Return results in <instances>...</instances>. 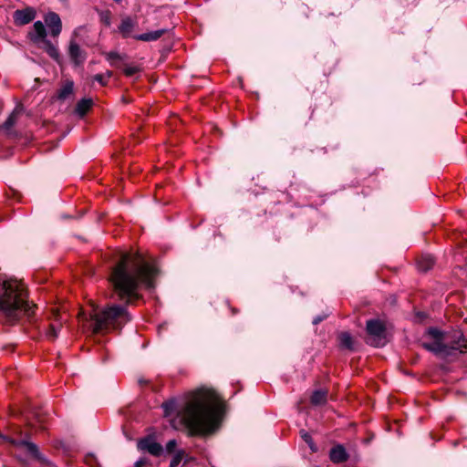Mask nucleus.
Segmentation results:
<instances>
[{
	"label": "nucleus",
	"mask_w": 467,
	"mask_h": 467,
	"mask_svg": "<svg viewBox=\"0 0 467 467\" xmlns=\"http://www.w3.org/2000/svg\"><path fill=\"white\" fill-rule=\"evenodd\" d=\"M223 407V401L215 391L198 389L184 396L178 416L189 436H203L219 425Z\"/></svg>",
	"instance_id": "obj_1"
},
{
	"label": "nucleus",
	"mask_w": 467,
	"mask_h": 467,
	"mask_svg": "<svg viewBox=\"0 0 467 467\" xmlns=\"http://www.w3.org/2000/svg\"><path fill=\"white\" fill-rule=\"evenodd\" d=\"M156 267L139 253H123L112 268L109 281L118 298L127 305L140 298L139 288L152 287Z\"/></svg>",
	"instance_id": "obj_2"
},
{
	"label": "nucleus",
	"mask_w": 467,
	"mask_h": 467,
	"mask_svg": "<svg viewBox=\"0 0 467 467\" xmlns=\"http://www.w3.org/2000/svg\"><path fill=\"white\" fill-rule=\"evenodd\" d=\"M4 294L0 297V309L8 321L15 322L23 315L30 316L33 306L26 300L27 293L22 282L10 280L3 284Z\"/></svg>",
	"instance_id": "obj_3"
},
{
	"label": "nucleus",
	"mask_w": 467,
	"mask_h": 467,
	"mask_svg": "<svg viewBox=\"0 0 467 467\" xmlns=\"http://www.w3.org/2000/svg\"><path fill=\"white\" fill-rule=\"evenodd\" d=\"M90 317L94 321L93 331L95 333L110 328H120L130 320L127 308L116 305L109 306L102 310L93 309Z\"/></svg>",
	"instance_id": "obj_4"
},
{
	"label": "nucleus",
	"mask_w": 467,
	"mask_h": 467,
	"mask_svg": "<svg viewBox=\"0 0 467 467\" xmlns=\"http://www.w3.org/2000/svg\"><path fill=\"white\" fill-rule=\"evenodd\" d=\"M426 337L432 341H423L422 347L436 355L448 357L454 355L456 351L464 353L467 350V340L462 335L458 336L457 340L449 344L443 332L438 328L430 327L426 332Z\"/></svg>",
	"instance_id": "obj_5"
},
{
	"label": "nucleus",
	"mask_w": 467,
	"mask_h": 467,
	"mask_svg": "<svg viewBox=\"0 0 467 467\" xmlns=\"http://www.w3.org/2000/svg\"><path fill=\"white\" fill-rule=\"evenodd\" d=\"M367 343L373 347H383L387 344V330L384 323L379 319H369L366 325Z\"/></svg>",
	"instance_id": "obj_6"
},
{
	"label": "nucleus",
	"mask_w": 467,
	"mask_h": 467,
	"mask_svg": "<svg viewBox=\"0 0 467 467\" xmlns=\"http://www.w3.org/2000/svg\"><path fill=\"white\" fill-rule=\"evenodd\" d=\"M81 29L82 27H78L74 30L67 49V54L71 62L77 67L83 65L87 59L86 52L79 47L75 38Z\"/></svg>",
	"instance_id": "obj_7"
},
{
	"label": "nucleus",
	"mask_w": 467,
	"mask_h": 467,
	"mask_svg": "<svg viewBox=\"0 0 467 467\" xmlns=\"http://www.w3.org/2000/svg\"><path fill=\"white\" fill-rule=\"evenodd\" d=\"M137 446L140 451H148L153 456H160L163 451L162 446L150 436L140 440Z\"/></svg>",
	"instance_id": "obj_8"
},
{
	"label": "nucleus",
	"mask_w": 467,
	"mask_h": 467,
	"mask_svg": "<svg viewBox=\"0 0 467 467\" xmlns=\"http://www.w3.org/2000/svg\"><path fill=\"white\" fill-rule=\"evenodd\" d=\"M44 20L50 30V35L53 37H57L62 30V22L59 16L55 12H48Z\"/></svg>",
	"instance_id": "obj_9"
},
{
	"label": "nucleus",
	"mask_w": 467,
	"mask_h": 467,
	"mask_svg": "<svg viewBox=\"0 0 467 467\" xmlns=\"http://www.w3.org/2000/svg\"><path fill=\"white\" fill-rule=\"evenodd\" d=\"M36 15V12L33 7H26L25 9L15 11L13 17L16 25L25 26L33 21Z\"/></svg>",
	"instance_id": "obj_10"
},
{
	"label": "nucleus",
	"mask_w": 467,
	"mask_h": 467,
	"mask_svg": "<svg viewBox=\"0 0 467 467\" xmlns=\"http://www.w3.org/2000/svg\"><path fill=\"white\" fill-rule=\"evenodd\" d=\"M330 460L335 463L344 462L348 459V454L342 445H337L330 450Z\"/></svg>",
	"instance_id": "obj_11"
},
{
	"label": "nucleus",
	"mask_w": 467,
	"mask_h": 467,
	"mask_svg": "<svg viewBox=\"0 0 467 467\" xmlns=\"http://www.w3.org/2000/svg\"><path fill=\"white\" fill-rule=\"evenodd\" d=\"M33 32L30 33L31 39L35 42L36 41H44V39H47V31L45 28L44 24L41 21H36L34 23L33 26Z\"/></svg>",
	"instance_id": "obj_12"
},
{
	"label": "nucleus",
	"mask_w": 467,
	"mask_h": 467,
	"mask_svg": "<svg viewBox=\"0 0 467 467\" xmlns=\"http://www.w3.org/2000/svg\"><path fill=\"white\" fill-rule=\"evenodd\" d=\"M165 32H166L165 29L155 30V31L138 35L135 36V38L137 40L145 41V42L155 41V40L159 39L160 37H161Z\"/></svg>",
	"instance_id": "obj_13"
},
{
	"label": "nucleus",
	"mask_w": 467,
	"mask_h": 467,
	"mask_svg": "<svg viewBox=\"0 0 467 467\" xmlns=\"http://www.w3.org/2000/svg\"><path fill=\"white\" fill-rule=\"evenodd\" d=\"M93 101L90 99H82L77 103L76 113L79 117H84L87 112L91 109Z\"/></svg>",
	"instance_id": "obj_14"
},
{
	"label": "nucleus",
	"mask_w": 467,
	"mask_h": 467,
	"mask_svg": "<svg viewBox=\"0 0 467 467\" xmlns=\"http://www.w3.org/2000/svg\"><path fill=\"white\" fill-rule=\"evenodd\" d=\"M74 83L71 80H67L57 92V98L61 100L68 98L73 93Z\"/></svg>",
	"instance_id": "obj_15"
},
{
	"label": "nucleus",
	"mask_w": 467,
	"mask_h": 467,
	"mask_svg": "<svg viewBox=\"0 0 467 467\" xmlns=\"http://www.w3.org/2000/svg\"><path fill=\"white\" fill-rule=\"evenodd\" d=\"M417 265L420 271L426 272L434 265V259L431 254H424L418 260Z\"/></svg>",
	"instance_id": "obj_16"
},
{
	"label": "nucleus",
	"mask_w": 467,
	"mask_h": 467,
	"mask_svg": "<svg viewBox=\"0 0 467 467\" xmlns=\"http://www.w3.org/2000/svg\"><path fill=\"white\" fill-rule=\"evenodd\" d=\"M42 43H43V48L48 54V56L50 57L54 58L55 60H58V58H59V51L57 48V47L55 45H53L47 39H44V41H42Z\"/></svg>",
	"instance_id": "obj_17"
},
{
	"label": "nucleus",
	"mask_w": 467,
	"mask_h": 467,
	"mask_svg": "<svg viewBox=\"0 0 467 467\" xmlns=\"http://www.w3.org/2000/svg\"><path fill=\"white\" fill-rule=\"evenodd\" d=\"M9 441L16 445L25 446L32 455L37 456L38 450H37V446L36 444L26 441L23 439H21V440L9 439Z\"/></svg>",
	"instance_id": "obj_18"
},
{
	"label": "nucleus",
	"mask_w": 467,
	"mask_h": 467,
	"mask_svg": "<svg viewBox=\"0 0 467 467\" xmlns=\"http://www.w3.org/2000/svg\"><path fill=\"white\" fill-rule=\"evenodd\" d=\"M21 111H22V109L19 108V107H16L12 111V113L9 115V117L7 118V119L5 121V123L3 125L5 130H9V129H11L15 125V123L16 122L17 118L21 114Z\"/></svg>",
	"instance_id": "obj_19"
},
{
	"label": "nucleus",
	"mask_w": 467,
	"mask_h": 467,
	"mask_svg": "<svg viewBox=\"0 0 467 467\" xmlns=\"http://www.w3.org/2000/svg\"><path fill=\"white\" fill-rule=\"evenodd\" d=\"M133 26V21L130 17H126L121 21V24L119 26V30L123 35V36H128L131 33Z\"/></svg>",
	"instance_id": "obj_20"
},
{
	"label": "nucleus",
	"mask_w": 467,
	"mask_h": 467,
	"mask_svg": "<svg viewBox=\"0 0 467 467\" xmlns=\"http://www.w3.org/2000/svg\"><path fill=\"white\" fill-rule=\"evenodd\" d=\"M327 392L325 390H316L311 396V403L314 405H322L326 403Z\"/></svg>",
	"instance_id": "obj_21"
},
{
	"label": "nucleus",
	"mask_w": 467,
	"mask_h": 467,
	"mask_svg": "<svg viewBox=\"0 0 467 467\" xmlns=\"http://www.w3.org/2000/svg\"><path fill=\"white\" fill-rule=\"evenodd\" d=\"M61 325L59 323H51L46 333V337L49 340H55L57 337Z\"/></svg>",
	"instance_id": "obj_22"
},
{
	"label": "nucleus",
	"mask_w": 467,
	"mask_h": 467,
	"mask_svg": "<svg viewBox=\"0 0 467 467\" xmlns=\"http://www.w3.org/2000/svg\"><path fill=\"white\" fill-rule=\"evenodd\" d=\"M339 342H340L341 347L348 348V349H352L353 340H352V337L350 336L349 333L342 332L339 335Z\"/></svg>",
	"instance_id": "obj_23"
},
{
	"label": "nucleus",
	"mask_w": 467,
	"mask_h": 467,
	"mask_svg": "<svg viewBox=\"0 0 467 467\" xmlns=\"http://www.w3.org/2000/svg\"><path fill=\"white\" fill-rule=\"evenodd\" d=\"M112 77L111 71H107L105 74H97L93 77V79L99 82L101 86H106L109 79Z\"/></svg>",
	"instance_id": "obj_24"
},
{
	"label": "nucleus",
	"mask_w": 467,
	"mask_h": 467,
	"mask_svg": "<svg viewBox=\"0 0 467 467\" xmlns=\"http://www.w3.org/2000/svg\"><path fill=\"white\" fill-rule=\"evenodd\" d=\"M123 73L127 77H132L138 72H140V68L138 66L135 65H124L123 67H120Z\"/></svg>",
	"instance_id": "obj_25"
},
{
	"label": "nucleus",
	"mask_w": 467,
	"mask_h": 467,
	"mask_svg": "<svg viewBox=\"0 0 467 467\" xmlns=\"http://www.w3.org/2000/svg\"><path fill=\"white\" fill-rule=\"evenodd\" d=\"M163 411L165 416H170L177 409L175 400H169L162 404Z\"/></svg>",
	"instance_id": "obj_26"
},
{
	"label": "nucleus",
	"mask_w": 467,
	"mask_h": 467,
	"mask_svg": "<svg viewBox=\"0 0 467 467\" xmlns=\"http://www.w3.org/2000/svg\"><path fill=\"white\" fill-rule=\"evenodd\" d=\"M184 454L185 452L183 450L177 451L171 461L170 467H178L183 459Z\"/></svg>",
	"instance_id": "obj_27"
},
{
	"label": "nucleus",
	"mask_w": 467,
	"mask_h": 467,
	"mask_svg": "<svg viewBox=\"0 0 467 467\" xmlns=\"http://www.w3.org/2000/svg\"><path fill=\"white\" fill-rule=\"evenodd\" d=\"M301 437L309 445L312 451H317V447L315 446L313 440L309 433H307L306 431H301Z\"/></svg>",
	"instance_id": "obj_28"
},
{
	"label": "nucleus",
	"mask_w": 467,
	"mask_h": 467,
	"mask_svg": "<svg viewBox=\"0 0 467 467\" xmlns=\"http://www.w3.org/2000/svg\"><path fill=\"white\" fill-rule=\"evenodd\" d=\"M100 21L106 26L110 25L111 15L109 11H101L99 13Z\"/></svg>",
	"instance_id": "obj_29"
},
{
	"label": "nucleus",
	"mask_w": 467,
	"mask_h": 467,
	"mask_svg": "<svg viewBox=\"0 0 467 467\" xmlns=\"http://www.w3.org/2000/svg\"><path fill=\"white\" fill-rule=\"evenodd\" d=\"M107 60L110 62L112 66L118 67L116 60L120 58V56L116 52H109L106 55Z\"/></svg>",
	"instance_id": "obj_30"
},
{
	"label": "nucleus",
	"mask_w": 467,
	"mask_h": 467,
	"mask_svg": "<svg viewBox=\"0 0 467 467\" xmlns=\"http://www.w3.org/2000/svg\"><path fill=\"white\" fill-rule=\"evenodd\" d=\"M176 446H177L176 441L175 440H171L166 444V451L169 453H171L175 450Z\"/></svg>",
	"instance_id": "obj_31"
},
{
	"label": "nucleus",
	"mask_w": 467,
	"mask_h": 467,
	"mask_svg": "<svg viewBox=\"0 0 467 467\" xmlns=\"http://www.w3.org/2000/svg\"><path fill=\"white\" fill-rule=\"evenodd\" d=\"M148 463L149 460L143 457L135 462L134 467H145Z\"/></svg>",
	"instance_id": "obj_32"
},
{
	"label": "nucleus",
	"mask_w": 467,
	"mask_h": 467,
	"mask_svg": "<svg viewBox=\"0 0 467 467\" xmlns=\"http://www.w3.org/2000/svg\"><path fill=\"white\" fill-rule=\"evenodd\" d=\"M322 320H323V317H317L316 318H314L313 323L317 325V324H318L319 322H321Z\"/></svg>",
	"instance_id": "obj_33"
},
{
	"label": "nucleus",
	"mask_w": 467,
	"mask_h": 467,
	"mask_svg": "<svg viewBox=\"0 0 467 467\" xmlns=\"http://www.w3.org/2000/svg\"><path fill=\"white\" fill-rule=\"evenodd\" d=\"M37 420H38V422H39L40 424H42V423H43V420H42V419H40V418H39Z\"/></svg>",
	"instance_id": "obj_34"
}]
</instances>
